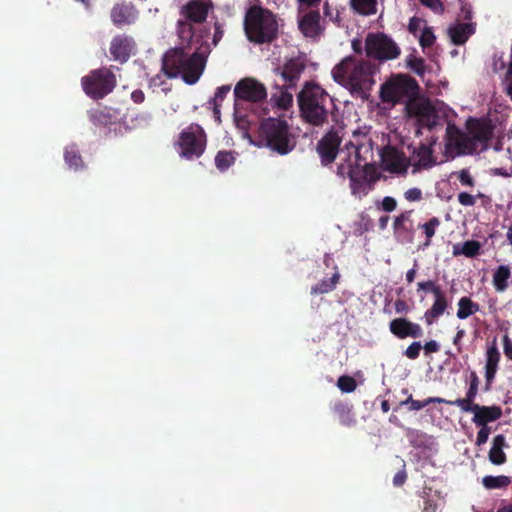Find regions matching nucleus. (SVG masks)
Wrapping results in <instances>:
<instances>
[{
	"instance_id": "1",
	"label": "nucleus",
	"mask_w": 512,
	"mask_h": 512,
	"mask_svg": "<svg viewBox=\"0 0 512 512\" xmlns=\"http://www.w3.org/2000/svg\"><path fill=\"white\" fill-rule=\"evenodd\" d=\"M180 42L181 47L171 48L164 54L161 70L168 78L181 76L185 83L193 85L205 69L211 44L207 40Z\"/></svg>"
},
{
	"instance_id": "2",
	"label": "nucleus",
	"mask_w": 512,
	"mask_h": 512,
	"mask_svg": "<svg viewBox=\"0 0 512 512\" xmlns=\"http://www.w3.org/2000/svg\"><path fill=\"white\" fill-rule=\"evenodd\" d=\"M466 132L454 124L446 128L447 146L455 148L458 155H472L488 148L493 137L494 126L488 118L469 117L465 123Z\"/></svg>"
},
{
	"instance_id": "3",
	"label": "nucleus",
	"mask_w": 512,
	"mask_h": 512,
	"mask_svg": "<svg viewBox=\"0 0 512 512\" xmlns=\"http://www.w3.org/2000/svg\"><path fill=\"white\" fill-rule=\"evenodd\" d=\"M214 9L212 0H189L179 11L176 28L180 41L209 40L210 27L203 25L209 13Z\"/></svg>"
},
{
	"instance_id": "4",
	"label": "nucleus",
	"mask_w": 512,
	"mask_h": 512,
	"mask_svg": "<svg viewBox=\"0 0 512 512\" xmlns=\"http://www.w3.org/2000/svg\"><path fill=\"white\" fill-rule=\"evenodd\" d=\"M302 120L313 126L323 127L335 107L332 97L320 85L306 82L297 95Z\"/></svg>"
},
{
	"instance_id": "5",
	"label": "nucleus",
	"mask_w": 512,
	"mask_h": 512,
	"mask_svg": "<svg viewBox=\"0 0 512 512\" xmlns=\"http://www.w3.org/2000/svg\"><path fill=\"white\" fill-rule=\"evenodd\" d=\"M243 27L247 40L253 44H271L278 38L277 16L260 5H252L246 10Z\"/></svg>"
},
{
	"instance_id": "6",
	"label": "nucleus",
	"mask_w": 512,
	"mask_h": 512,
	"mask_svg": "<svg viewBox=\"0 0 512 512\" xmlns=\"http://www.w3.org/2000/svg\"><path fill=\"white\" fill-rule=\"evenodd\" d=\"M375 72L376 65L371 61H357L354 56H347L332 69V76L339 84L349 85L354 91L365 92L375 84Z\"/></svg>"
},
{
	"instance_id": "7",
	"label": "nucleus",
	"mask_w": 512,
	"mask_h": 512,
	"mask_svg": "<svg viewBox=\"0 0 512 512\" xmlns=\"http://www.w3.org/2000/svg\"><path fill=\"white\" fill-rule=\"evenodd\" d=\"M259 138L266 147L280 155L288 154L296 145L289 125L283 119L268 118L262 121Z\"/></svg>"
},
{
	"instance_id": "8",
	"label": "nucleus",
	"mask_w": 512,
	"mask_h": 512,
	"mask_svg": "<svg viewBox=\"0 0 512 512\" xmlns=\"http://www.w3.org/2000/svg\"><path fill=\"white\" fill-rule=\"evenodd\" d=\"M337 175L349 178L351 194L359 199L367 196L379 180V175L372 164H364L362 167L339 164Z\"/></svg>"
},
{
	"instance_id": "9",
	"label": "nucleus",
	"mask_w": 512,
	"mask_h": 512,
	"mask_svg": "<svg viewBox=\"0 0 512 512\" xmlns=\"http://www.w3.org/2000/svg\"><path fill=\"white\" fill-rule=\"evenodd\" d=\"M418 82L411 76L398 74L381 85L380 98L384 103H405L419 94Z\"/></svg>"
},
{
	"instance_id": "10",
	"label": "nucleus",
	"mask_w": 512,
	"mask_h": 512,
	"mask_svg": "<svg viewBox=\"0 0 512 512\" xmlns=\"http://www.w3.org/2000/svg\"><path fill=\"white\" fill-rule=\"evenodd\" d=\"M116 83L115 74L106 67L94 69L81 79L84 92L95 100L102 99L111 93Z\"/></svg>"
},
{
	"instance_id": "11",
	"label": "nucleus",
	"mask_w": 512,
	"mask_h": 512,
	"mask_svg": "<svg viewBox=\"0 0 512 512\" xmlns=\"http://www.w3.org/2000/svg\"><path fill=\"white\" fill-rule=\"evenodd\" d=\"M365 53L368 58L388 61L398 58L401 53L399 46L388 35L370 32L365 38Z\"/></svg>"
},
{
	"instance_id": "12",
	"label": "nucleus",
	"mask_w": 512,
	"mask_h": 512,
	"mask_svg": "<svg viewBox=\"0 0 512 512\" xmlns=\"http://www.w3.org/2000/svg\"><path fill=\"white\" fill-rule=\"evenodd\" d=\"M180 154L187 158L200 157L206 148V133L197 123H191L179 135Z\"/></svg>"
},
{
	"instance_id": "13",
	"label": "nucleus",
	"mask_w": 512,
	"mask_h": 512,
	"mask_svg": "<svg viewBox=\"0 0 512 512\" xmlns=\"http://www.w3.org/2000/svg\"><path fill=\"white\" fill-rule=\"evenodd\" d=\"M267 97V90L264 84L254 78L241 79L234 88L235 106L250 107L262 102Z\"/></svg>"
},
{
	"instance_id": "14",
	"label": "nucleus",
	"mask_w": 512,
	"mask_h": 512,
	"mask_svg": "<svg viewBox=\"0 0 512 512\" xmlns=\"http://www.w3.org/2000/svg\"><path fill=\"white\" fill-rule=\"evenodd\" d=\"M353 138L354 141H349L345 144L348 155L340 164L355 167L370 164L368 157H372L373 155L372 140L365 133L360 131H354Z\"/></svg>"
},
{
	"instance_id": "15",
	"label": "nucleus",
	"mask_w": 512,
	"mask_h": 512,
	"mask_svg": "<svg viewBox=\"0 0 512 512\" xmlns=\"http://www.w3.org/2000/svg\"><path fill=\"white\" fill-rule=\"evenodd\" d=\"M342 130L340 127H332L318 141L316 151L322 165L327 166L335 161L342 142Z\"/></svg>"
},
{
	"instance_id": "16",
	"label": "nucleus",
	"mask_w": 512,
	"mask_h": 512,
	"mask_svg": "<svg viewBox=\"0 0 512 512\" xmlns=\"http://www.w3.org/2000/svg\"><path fill=\"white\" fill-rule=\"evenodd\" d=\"M406 115L410 118L415 117L418 119L420 125L432 128L434 122H430L433 115V107L429 101L417 96L410 97L405 103Z\"/></svg>"
},
{
	"instance_id": "17",
	"label": "nucleus",
	"mask_w": 512,
	"mask_h": 512,
	"mask_svg": "<svg viewBox=\"0 0 512 512\" xmlns=\"http://www.w3.org/2000/svg\"><path fill=\"white\" fill-rule=\"evenodd\" d=\"M436 143L435 139H431L428 143L420 142L417 147H413L411 156V166L413 167L412 173H417L422 169H430L436 165L437 161L433 153V145Z\"/></svg>"
},
{
	"instance_id": "18",
	"label": "nucleus",
	"mask_w": 512,
	"mask_h": 512,
	"mask_svg": "<svg viewBox=\"0 0 512 512\" xmlns=\"http://www.w3.org/2000/svg\"><path fill=\"white\" fill-rule=\"evenodd\" d=\"M381 160L384 168L396 174H405L411 166V159L394 146H386L381 152Z\"/></svg>"
},
{
	"instance_id": "19",
	"label": "nucleus",
	"mask_w": 512,
	"mask_h": 512,
	"mask_svg": "<svg viewBox=\"0 0 512 512\" xmlns=\"http://www.w3.org/2000/svg\"><path fill=\"white\" fill-rule=\"evenodd\" d=\"M136 43L131 36L119 34L112 38L109 51L112 59L120 64L126 63L135 54Z\"/></svg>"
},
{
	"instance_id": "20",
	"label": "nucleus",
	"mask_w": 512,
	"mask_h": 512,
	"mask_svg": "<svg viewBox=\"0 0 512 512\" xmlns=\"http://www.w3.org/2000/svg\"><path fill=\"white\" fill-rule=\"evenodd\" d=\"M138 15V10L131 2L116 3L110 11V19L117 28L133 24Z\"/></svg>"
},
{
	"instance_id": "21",
	"label": "nucleus",
	"mask_w": 512,
	"mask_h": 512,
	"mask_svg": "<svg viewBox=\"0 0 512 512\" xmlns=\"http://www.w3.org/2000/svg\"><path fill=\"white\" fill-rule=\"evenodd\" d=\"M298 28L307 38H317L323 31L321 25V15L318 10H308L303 12L298 18Z\"/></svg>"
},
{
	"instance_id": "22",
	"label": "nucleus",
	"mask_w": 512,
	"mask_h": 512,
	"mask_svg": "<svg viewBox=\"0 0 512 512\" xmlns=\"http://www.w3.org/2000/svg\"><path fill=\"white\" fill-rule=\"evenodd\" d=\"M390 332L399 339L420 338L423 336L422 327L415 322L410 321L407 318L399 317L395 318L389 323Z\"/></svg>"
},
{
	"instance_id": "23",
	"label": "nucleus",
	"mask_w": 512,
	"mask_h": 512,
	"mask_svg": "<svg viewBox=\"0 0 512 512\" xmlns=\"http://www.w3.org/2000/svg\"><path fill=\"white\" fill-rule=\"evenodd\" d=\"M463 412H472L474 414L472 421L476 426H488L489 422H494L501 418L502 408L500 406H481L473 404L470 409H464Z\"/></svg>"
},
{
	"instance_id": "24",
	"label": "nucleus",
	"mask_w": 512,
	"mask_h": 512,
	"mask_svg": "<svg viewBox=\"0 0 512 512\" xmlns=\"http://www.w3.org/2000/svg\"><path fill=\"white\" fill-rule=\"evenodd\" d=\"M306 68L305 62L300 58L289 59L281 69V76L284 80V86L293 88L297 85L301 74Z\"/></svg>"
},
{
	"instance_id": "25",
	"label": "nucleus",
	"mask_w": 512,
	"mask_h": 512,
	"mask_svg": "<svg viewBox=\"0 0 512 512\" xmlns=\"http://www.w3.org/2000/svg\"><path fill=\"white\" fill-rule=\"evenodd\" d=\"M501 354L499 349L494 341L491 346L488 347L486 351V361H485V391H489L496 377V373L498 370V365L500 362Z\"/></svg>"
},
{
	"instance_id": "26",
	"label": "nucleus",
	"mask_w": 512,
	"mask_h": 512,
	"mask_svg": "<svg viewBox=\"0 0 512 512\" xmlns=\"http://www.w3.org/2000/svg\"><path fill=\"white\" fill-rule=\"evenodd\" d=\"M479 378L475 371L470 374V384L466 392L465 398H458L454 401L446 400L445 404L459 407L461 410L470 409V406L475 404L474 400L478 394Z\"/></svg>"
},
{
	"instance_id": "27",
	"label": "nucleus",
	"mask_w": 512,
	"mask_h": 512,
	"mask_svg": "<svg viewBox=\"0 0 512 512\" xmlns=\"http://www.w3.org/2000/svg\"><path fill=\"white\" fill-rule=\"evenodd\" d=\"M434 298L432 306L426 310L424 314L425 321L428 325L437 321L438 318L444 314L449 305L444 291L434 295Z\"/></svg>"
},
{
	"instance_id": "28",
	"label": "nucleus",
	"mask_w": 512,
	"mask_h": 512,
	"mask_svg": "<svg viewBox=\"0 0 512 512\" xmlns=\"http://www.w3.org/2000/svg\"><path fill=\"white\" fill-rule=\"evenodd\" d=\"M506 446V440L504 435L499 434L493 438L492 447L489 451L488 457L492 464L502 465L506 462L507 457L503 451Z\"/></svg>"
},
{
	"instance_id": "29",
	"label": "nucleus",
	"mask_w": 512,
	"mask_h": 512,
	"mask_svg": "<svg viewBox=\"0 0 512 512\" xmlns=\"http://www.w3.org/2000/svg\"><path fill=\"white\" fill-rule=\"evenodd\" d=\"M474 33V28L469 23H460L448 29L451 42L455 45H463Z\"/></svg>"
},
{
	"instance_id": "30",
	"label": "nucleus",
	"mask_w": 512,
	"mask_h": 512,
	"mask_svg": "<svg viewBox=\"0 0 512 512\" xmlns=\"http://www.w3.org/2000/svg\"><path fill=\"white\" fill-rule=\"evenodd\" d=\"M332 411L342 425L351 426L355 424L356 420L352 413V406L348 403L338 400L333 404Z\"/></svg>"
},
{
	"instance_id": "31",
	"label": "nucleus",
	"mask_w": 512,
	"mask_h": 512,
	"mask_svg": "<svg viewBox=\"0 0 512 512\" xmlns=\"http://www.w3.org/2000/svg\"><path fill=\"white\" fill-rule=\"evenodd\" d=\"M445 402H446V399L441 398V397H428L423 401L414 400L412 395L409 394L405 400H403L399 403V406H406L409 411H419L429 404H432V403L445 404Z\"/></svg>"
},
{
	"instance_id": "32",
	"label": "nucleus",
	"mask_w": 512,
	"mask_h": 512,
	"mask_svg": "<svg viewBox=\"0 0 512 512\" xmlns=\"http://www.w3.org/2000/svg\"><path fill=\"white\" fill-rule=\"evenodd\" d=\"M480 310V305L474 302L470 297L463 296L458 300L457 317L459 319H467L471 315Z\"/></svg>"
},
{
	"instance_id": "33",
	"label": "nucleus",
	"mask_w": 512,
	"mask_h": 512,
	"mask_svg": "<svg viewBox=\"0 0 512 512\" xmlns=\"http://www.w3.org/2000/svg\"><path fill=\"white\" fill-rule=\"evenodd\" d=\"M64 159L69 168H72L76 171L85 167L79 149L75 144H71L65 148Z\"/></svg>"
},
{
	"instance_id": "34",
	"label": "nucleus",
	"mask_w": 512,
	"mask_h": 512,
	"mask_svg": "<svg viewBox=\"0 0 512 512\" xmlns=\"http://www.w3.org/2000/svg\"><path fill=\"white\" fill-rule=\"evenodd\" d=\"M352 10L363 16L374 15L377 12V0H350Z\"/></svg>"
},
{
	"instance_id": "35",
	"label": "nucleus",
	"mask_w": 512,
	"mask_h": 512,
	"mask_svg": "<svg viewBox=\"0 0 512 512\" xmlns=\"http://www.w3.org/2000/svg\"><path fill=\"white\" fill-rule=\"evenodd\" d=\"M247 110L248 107L234 105V121L236 126L245 132L248 131L249 126L255 121L251 118V115L247 112Z\"/></svg>"
},
{
	"instance_id": "36",
	"label": "nucleus",
	"mask_w": 512,
	"mask_h": 512,
	"mask_svg": "<svg viewBox=\"0 0 512 512\" xmlns=\"http://www.w3.org/2000/svg\"><path fill=\"white\" fill-rule=\"evenodd\" d=\"M511 276L510 268L506 265H501L493 274V285L498 292H503L508 287V279Z\"/></svg>"
},
{
	"instance_id": "37",
	"label": "nucleus",
	"mask_w": 512,
	"mask_h": 512,
	"mask_svg": "<svg viewBox=\"0 0 512 512\" xmlns=\"http://www.w3.org/2000/svg\"><path fill=\"white\" fill-rule=\"evenodd\" d=\"M339 274L335 273L332 277L323 279L311 288V293L314 295L329 293L335 289L338 281Z\"/></svg>"
},
{
	"instance_id": "38",
	"label": "nucleus",
	"mask_w": 512,
	"mask_h": 512,
	"mask_svg": "<svg viewBox=\"0 0 512 512\" xmlns=\"http://www.w3.org/2000/svg\"><path fill=\"white\" fill-rule=\"evenodd\" d=\"M511 483V480L508 476L499 475V476H485L482 479V484L487 489H500L505 488Z\"/></svg>"
},
{
	"instance_id": "39",
	"label": "nucleus",
	"mask_w": 512,
	"mask_h": 512,
	"mask_svg": "<svg viewBox=\"0 0 512 512\" xmlns=\"http://www.w3.org/2000/svg\"><path fill=\"white\" fill-rule=\"evenodd\" d=\"M481 245L476 240H469L464 242L461 251H458L457 246H454V255L463 254L466 257H475L479 254Z\"/></svg>"
},
{
	"instance_id": "40",
	"label": "nucleus",
	"mask_w": 512,
	"mask_h": 512,
	"mask_svg": "<svg viewBox=\"0 0 512 512\" xmlns=\"http://www.w3.org/2000/svg\"><path fill=\"white\" fill-rule=\"evenodd\" d=\"M441 222L438 217H432L424 224H420L419 228L423 229L424 234L426 236V241L424 246H429L431 243V238L435 235L436 229L440 226Z\"/></svg>"
},
{
	"instance_id": "41",
	"label": "nucleus",
	"mask_w": 512,
	"mask_h": 512,
	"mask_svg": "<svg viewBox=\"0 0 512 512\" xmlns=\"http://www.w3.org/2000/svg\"><path fill=\"white\" fill-rule=\"evenodd\" d=\"M235 162V157L230 151H219L215 157V165L220 171L227 170Z\"/></svg>"
},
{
	"instance_id": "42",
	"label": "nucleus",
	"mask_w": 512,
	"mask_h": 512,
	"mask_svg": "<svg viewBox=\"0 0 512 512\" xmlns=\"http://www.w3.org/2000/svg\"><path fill=\"white\" fill-rule=\"evenodd\" d=\"M337 386L342 392L351 393L356 389L357 383L353 377L343 375L338 378Z\"/></svg>"
},
{
	"instance_id": "43",
	"label": "nucleus",
	"mask_w": 512,
	"mask_h": 512,
	"mask_svg": "<svg viewBox=\"0 0 512 512\" xmlns=\"http://www.w3.org/2000/svg\"><path fill=\"white\" fill-rule=\"evenodd\" d=\"M407 65L419 76H422L425 73V61L423 58L410 56L407 59Z\"/></svg>"
},
{
	"instance_id": "44",
	"label": "nucleus",
	"mask_w": 512,
	"mask_h": 512,
	"mask_svg": "<svg viewBox=\"0 0 512 512\" xmlns=\"http://www.w3.org/2000/svg\"><path fill=\"white\" fill-rule=\"evenodd\" d=\"M436 40L435 34L433 32L432 27H425L421 33L419 38V43L422 48L431 47Z\"/></svg>"
},
{
	"instance_id": "45",
	"label": "nucleus",
	"mask_w": 512,
	"mask_h": 512,
	"mask_svg": "<svg viewBox=\"0 0 512 512\" xmlns=\"http://www.w3.org/2000/svg\"><path fill=\"white\" fill-rule=\"evenodd\" d=\"M423 507L422 512H436L439 504L438 500L432 497L429 493L423 492Z\"/></svg>"
},
{
	"instance_id": "46",
	"label": "nucleus",
	"mask_w": 512,
	"mask_h": 512,
	"mask_svg": "<svg viewBox=\"0 0 512 512\" xmlns=\"http://www.w3.org/2000/svg\"><path fill=\"white\" fill-rule=\"evenodd\" d=\"M324 15L325 17L329 18L330 21H332L334 24H336L338 27L343 26V19L340 15V12L337 10L335 13L331 10L329 3L326 1L323 6Z\"/></svg>"
},
{
	"instance_id": "47",
	"label": "nucleus",
	"mask_w": 512,
	"mask_h": 512,
	"mask_svg": "<svg viewBox=\"0 0 512 512\" xmlns=\"http://www.w3.org/2000/svg\"><path fill=\"white\" fill-rule=\"evenodd\" d=\"M412 211L402 212L394 219L393 228L395 231L403 230L406 231L405 223L410 221Z\"/></svg>"
},
{
	"instance_id": "48",
	"label": "nucleus",
	"mask_w": 512,
	"mask_h": 512,
	"mask_svg": "<svg viewBox=\"0 0 512 512\" xmlns=\"http://www.w3.org/2000/svg\"><path fill=\"white\" fill-rule=\"evenodd\" d=\"M417 290L430 291L433 295L439 294L442 292V288L440 285H437L434 281L428 280L424 282L417 283Z\"/></svg>"
},
{
	"instance_id": "49",
	"label": "nucleus",
	"mask_w": 512,
	"mask_h": 512,
	"mask_svg": "<svg viewBox=\"0 0 512 512\" xmlns=\"http://www.w3.org/2000/svg\"><path fill=\"white\" fill-rule=\"evenodd\" d=\"M230 90V85H223L218 87L212 100L213 106H221V103L223 102L227 94L230 92Z\"/></svg>"
},
{
	"instance_id": "50",
	"label": "nucleus",
	"mask_w": 512,
	"mask_h": 512,
	"mask_svg": "<svg viewBox=\"0 0 512 512\" xmlns=\"http://www.w3.org/2000/svg\"><path fill=\"white\" fill-rule=\"evenodd\" d=\"M422 349V345H421V342L419 341H415V342H412L407 348L406 350L404 351V355L410 359V360H415L419 357L420 355V351Z\"/></svg>"
},
{
	"instance_id": "51",
	"label": "nucleus",
	"mask_w": 512,
	"mask_h": 512,
	"mask_svg": "<svg viewBox=\"0 0 512 512\" xmlns=\"http://www.w3.org/2000/svg\"><path fill=\"white\" fill-rule=\"evenodd\" d=\"M478 427L480 429L477 432L475 444L480 447L487 442L490 432H491V428L489 426H478Z\"/></svg>"
},
{
	"instance_id": "52",
	"label": "nucleus",
	"mask_w": 512,
	"mask_h": 512,
	"mask_svg": "<svg viewBox=\"0 0 512 512\" xmlns=\"http://www.w3.org/2000/svg\"><path fill=\"white\" fill-rule=\"evenodd\" d=\"M458 179L462 185L474 187L475 186V180L471 176L470 172L467 169H462L458 173Z\"/></svg>"
},
{
	"instance_id": "53",
	"label": "nucleus",
	"mask_w": 512,
	"mask_h": 512,
	"mask_svg": "<svg viewBox=\"0 0 512 512\" xmlns=\"http://www.w3.org/2000/svg\"><path fill=\"white\" fill-rule=\"evenodd\" d=\"M404 197L409 202H416L422 199V191L421 189L414 187L405 191Z\"/></svg>"
},
{
	"instance_id": "54",
	"label": "nucleus",
	"mask_w": 512,
	"mask_h": 512,
	"mask_svg": "<svg viewBox=\"0 0 512 512\" xmlns=\"http://www.w3.org/2000/svg\"><path fill=\"white\" fill-rule=\"evenodd\" d=\"M223 36H224L223 25L220 22L215 21L214 22V34H213V38H212V45L213 46H217L218 43L223 38Z\"/></svg>"
},
{
	"instance_id": "55",
	"label": "nucleus",
	"mask_w": 512,
	"mask_h": 512,
	"mask_svg": "<svg viewBox=\"0 0 512 512\" xmlns=\"http://www.w3.org/2000/svg\"><path fill=\"white\" fill-rule=\"evenodd\" d=\"M422 5L430 8L435 13H442L444 11L443 4L440 0H419Z\"/></svg>"
},
{
	"instance_id": "56",
	"label": "nucleus",
	"mask_w": 512,
	"mask_h": 512,
	"mask_svg": "<svg viewBox=\"0 0 512 512\" xmlns=\"http://www.w3.org/2000/svg\"><path fill=\"white\" fill-rule=\"evenodd\" d=\"M458 202L463 206H474L476 199L473 195L467 192H460L458 194Z\"/></svg>"
},
{
	"instance_id": "57",
	"label": "nucleus",
	"mask_w": 512,
	"mask_h": 512,
	"mask_svg": "<svg viewBox=\"0 0 512 512\" xmlns=\"http://www.w3.org/2000/svg\"><path fill=\"white\" fill-rule=\"evenodd\" d=\"M381 205H382V209L385 212H392L397 207V201L393 197L386 196L383 198Z\"/></svg>"
},
{
	"instance_id": "58",
	"label": "nucleus",
	"mask_w": 512,
	"mask_h": 512,
	"mask_svg": "<svg viewBox=\"0 0 512 512\" xmlns=\"http://www.w3.org/2000/svg\"><path fill=\"white\" fill-rule=\"evenodd\" d=\"M422 23V20L416 16H413L409 20L408 24V30L411 34L415 35L417 31L420 29V25Z\"/></svg>"
},
{
	"instance_id": "59",
	"label": "nucleus",
	"mask_w": 512,
	"mask_h": 512,
	"mask_svg": "<svg viewBox=\"0 0 512 512\" xmlns=\"http://www.w3.org/2000/svg\"><path fill=\"white\" fill-rule=\"evenodd\" d=\"M407 480V473L403 469L395 474L393 477V484L396 487H401Z\"/></svg>"
},
{
	"instance_id": "60",
	"label": "nucleus",
	"mask_w": 512,
	"mask_h": 512,
	"mask_svg": "<svg viewBox=\"0 0 512 512\" xmlns=\"http://www.w3.org/2000/svg\"><path fill=\"white\" fill-rule=\"evenodd\" d=\"M422 348L425 350L426 354H430V353L438 352L440 349V345L438 344L437 341L430 340V341L426 342L424 344V346H422Z\"/></svg>"
},
{
	"instance_id": "61",
	"label": "nucleus",
	"mask_w": 512,
	"mask_h": 512,
	"mask_svg": "<svg viewBox=\"0 0 512 512\" xmlns=\"http://www.w3.org/2000/svg\"><path fill=\"white\" fill-rule=\"evenodd\" d=\"M503 347L506 357L512 360V341L507 334L503 336Z\"/></svg>"
},
{
	"instance_id": "62",
	"label": "nucleus",
	"mask_w": 512,
	"mask_h": 512,
	"mask_svg": "<svg viewBox=\"0 0 512 512\" xmlns=\"http://www.w3.org/2000/svg\"><path fill=\"white\" fill-rule=\"evenodd\" d=\"M464 336H465V330L464 329H459L456 332V335L453 338V344L455 346H457V352L458 353L462 352L461 341L464 338Z\"/></svg>"
},
{
	"instance_id": "63",
	"label": "nucleus",
	"mask_w": 512,
	"mask_h": 512,
	"mask_svg": "<svg viewBox=\"0 0 512 512\" xmlns=\"http://www.w3.org/2000/svg\"><path fill=\"white\" fill-rule=\"evenodd\" d=\"M394 307H395V311L399 314L407 313L409 311L408 304L402 299H397L394 303Z\"/></svg>"
},
{
	"instance_id": "64",
	"label": "nucleus",
	"mask_w": 512,
	"mask_h": 512,
	"mask_svg": "<svg viewBox=\"0 0 512 512\" xmlns=\"http://www.w3.org/2000/svg\"><path fill=\"white\" fill-rule=\"evenodd\" d=\"M131 99L136 104L142 103L145 100L144 92L142 90H140V89L134 90L131 93Z\"/></svg>"
}]
</instances>
